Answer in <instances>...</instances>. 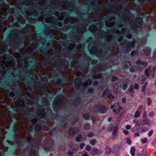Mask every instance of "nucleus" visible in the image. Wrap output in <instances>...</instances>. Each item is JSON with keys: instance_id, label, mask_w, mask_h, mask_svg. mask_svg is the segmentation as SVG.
<instances>
[{"instance_id": "nucleus-1", "label": "nucleus", "mask_w": 156, "mask_h": 156, "mask_svg": "<svg viewBox=\"0 0 156 156\" xmlns=\"http://www.w3.org/2000/svg\"><path fill=\"white\" fill-rule=\"evenodd\" d=\"M75 7L74 5L68 1H66L60 3L56 8V10L58 9L60 11H57L55 9H53L51 7L47 8L46 11L48 13L45 15L44 13V16H48L52 14H54L56 16V18H54L52 17L46 19L45 21L46 23H50L53 25H58L61 27L62 23L61 22H58V20H62L64 17H66L64 20L65 25L62 29L63 30L66 31L69 28L73 27L76 31V34L71 39L72 43L70 44L69 46V49L70 50H74L76 53L79 52L81 48V45L80 43V40L81 36V34L86 30V27L88 24L84 23L82 22L83 24L80 21H78L77 18H75L72 17L68 16L69 11L74 10Z\"/></svg>"}, {"instance_id": "nucleus-2", "label": "nucleus", "mask_w": 156, "mask_h": 156, "mask_svg": "<svg viewBox=\"0 0 156 156\" xmlns=\"http://www.w3.org/2000/svg\"><path fill=\"white\" fill-rule=\"evenodd\" d=\"M110 5L109 8H106L103 5V7L101 5L99 6V10H103L107 12L112 13L113 14L118 15L122 18L123 22L125 23V25L129 24L133 29H135L141 26L142 20L140 17H137L136 19V23H134L133 21L134 20V16L132 14L127 11H120L118 6L120 2L119 0H110Z\"/></svg>"}, {"instance_id": "nucleus-3", "label": "nucleus", "mask_w": 156, "mask_h": 156, "mask_svg": "<svg viewBox=\"0 0 156 156\" xmlns=\"http://www.w3.org/2000/svg\"><path fill=\"white\" fill-rule=\"evenodd\" d=\"M100 13V11L97 12L93 19L94 21H98V23L95 25L93 24L91 25L89 27V30L92 32H95V33L98 35L99 37L101 38H105L106 41H108V45H112L115 41L113 36H115V34L119 35L120 32L115 28L109 30L107 33L101 30L102 25L100 23V21L103 18V17L102 16H99Z\"/></svg>"}, {"instance_id": "nucleus-4", "label": "nucleus", "mask_w": 156, "mask_h": 156, "mask_svg": "<svg viewBox=\"0 0 156 156\" xmlns=\"http://www.w3.org/2000/svg\"><path fill=\"white\" fill-rule=\"evenodd\" d=\"M23 0H20V2H21ZM23 2L22 3L24 4H28L30 5L32 7L26 12V13L27 16L33 15L35 16H39L38 18L39 20L40 21H42L44 20V11L43 10L41 11L40 14V12H38L37 10L33 8H35L37 9V7L39 6L42 7L44 6L45 4L46 0H39L38 1H35L36 3H35L33 1H31L28 3H26L24 0H23Z\"/></svg>"}, {"instance_id": "nucleus-5", "label": "nucleus", "mask_w": 156, "mask_h": 156, "mask_svg": "<svg viewBox=\"0 0 156 156\" xmlns=\"http://www.w3.org/2000/svg\"><path fill=\"white\" fill-rule=\"evenodd\" d=\"M91 43H90L88 46V49H90V52L92 54H95L99 58L104 57V55L102 50H99L98 48L93 46L92 48L91 46Z\"/></svg>"}, {"instance_id": "nucleus-6", "label": "nucleus", "mask_w": 156, "mask_h": 156, "mask_svg": "<svg viewBox=\"0 0 156 156\" xmlns=\"http://www.w3.org/2000/svg\"><path fill=\"white\" fill-rule=\"evenodd\" d=\"M63 99V95L62 94H59L55 98L53 102V107L56 111L59 109V107L62 105Z\"/></svg>"}, {"instance_id": "nucleus-7", "label": "nucleus", "mask_w": 156, "mask_h": 156, "mask_svg": "<svg viewBox=\"0 0 156 156\" xmlns=\"http://www.w3.org/2000/svg\"><path fill=\"white\" fill-rule=\"evenodd\" d=\"M91 82L90 80H89L85 81L83 83H82L80 79V78H77L75 80V84L76 88L79 89L80 88L81 85H82L83 87H85L87 85H90L91 84Z\"/></svg>"}, {"instance_id": "nucleus-8", "label": "nucleus", "mask_w": 156, "mask_h": 156, "mask_svg": "<svg viewBox=\"0 0 156 156\" xmlns=\"http://www.w3.org/2000/svg\"><path fill=\"white\" fill-rule=\"evenodd\" d=\"M135 41L132 42H129L128 41H124L121 44V45L125 50L127 51H130L131 48H133L135 46Z\"/></svg>"}, {"instance_id": "nucleus-9", "label": "nucleus", "mask_w": 156, "mask_h": 156, "mask_svg": "<svg viewBox=\"0 0 156 156\" xmlns=\"http://www.w3.org/2000/svg\"><path fill=\"white\" fill-rule=\"evenodd\" d=\"M62 87L61 80L60 79H57L54 83V87L51 88V89L54 92H56L60 90Z\"/></svg>"}, {"instance_id": "nucleus-10", "label": "nucleus", "mask_w": 156, "mask_h": 156, "mask_svg": "<svg viewBox=\"0 0 156 156\" xmlns=\"http://www.w3.org/2000/svg\"><path fill=\"white\" fill-rule=\"evenodd\" d=\"M156 69V66H153L152 69H151V67H148V68L145 70V75L148 77L149 75L151 74H152V78H154V71Z\"/></svg>"}, {"instance_id": "nucleus-11", "label": "nucleus", "mask_w": 156, "mask_h": 156, "mask_svg": "<svg viewBox=\"0 0 156 156\" xmlns=\"http://www.w3.org/2000/svg\"><path fill=\"white\" fill-rule=\"evenodd\" d=\"M105 24L107 27H112L113 26L116 25L117 27L118 28L122 27L123 25V24L122 23V22L121 21L116 24V23H115L114 22H110L108 20L105 22Z\"/></svg>"}, {"instance_id": "nucleus-12", "label": "nucleus", "mask_w": 156, "mask_h": 156, "mask_svg": "<svg viewBox=\"0 0 156 156\" xmlns=\"http://www.w3.org/2000/svg\"><path fill=\"white\" fill-rule=\"evenodd\" d=\"M106 110V108L105 106H96L94 109V112H99L102 113H105Z\"/></svg>"}, {"instance_id": "nucleus-13", "label": "nucleus", "mask_w": 156, "mask_h": 156, "mask_svg": "<svg viewBox=\"0 0 156 156\" xmlns=\"http://www.w3.org/2000/svg\"><path fill=\"white\" fill-rule=\"evenodd\" d=\"M42 86H40L38 87L37 90L39 91V96L41 97L42 96V94L44 93L45 94L47 91V88H48V87L47 85H42Z\"/></svg>"}, {"instance_id": "nucleus-14", "label": "nucleus", "mask_w": 156, "mask_h": 156, "mask_svg": "<svg viewBox=\"0 0 156 156\" xmlns=\"http://www.w3.org/2000/svg\"><path fill=\"white\" fill-rule=\"evenodd\" d=\"M37 113L39 116L41 118H44L46 114L45 112L44 111V109L42 107H39L38 108V110Z\"/></svg>"}, {"instance_id": "nucleus-15", "label": "nucleus", "mask_w": 156, "mask_h": 156, "mask_svg": "<svg viewBox=\"0 0 156 156\" xmlns=\"http://www.w3.org/2000/svg\"><path fill=\"white\" fill-rule=\"evenodd\" d=\"M24 101L20 98L15 101V104L17 107H23L24 106Z\"/></svg>"}, {"instance_id": "nucleus-16", "label": "nucleus", "mask_w": 156, "mask_h": 156, "mask_svg": "<svg viewBox=\"0 0 156 156\" xmlns=\"http://www.w3.org/2000/svg\"><path fill=\"white\" fill-rule=\"evenodd\" d=\"M80 130L79 129L78 127H75L73 128H71L69 131V134L70 135L73 134H76Z\"/></svg>"}, {"instance_id": "nucleus-17", "label": "nucleus", "mask_w": 156, "mask_h": 156, "mask_svg": "<svg viewBox=\"0 0 156 156\" xmlns=\"http://www.w3.org/2000/svg\"><path fill=\"white\" fill-rule=\"evenodd\" d=\"M144 54L146 56L149 55L151 53V49L149 47H146L143 50Z\"/></svg>"}, {"instance_id": "nucleus-18", "label": "nucleus", "mask_w": 156, "mask_h": 156, "mask_svg": "<svg viewBox=\"0 0 156 156\" xmlns=\"http://www.w3.org/2000/svg\"><path fill=\"white\" fill-rule=\"evenodd\" d=\"M120 147L118 144H114L112 146V151L114 153H116L119 152Z\"/></svg>"}, {"instance_id": "nucleus-19", "label": "nucleus", "mask_w": 156, "mask_h": 156, "mask_svg": "<svg viewBox=\"0 0 156 156\" xmlns=\"http://www.w3.org/2000/svg\"><path fill=\"white\" fill-rule=\"evenodd\" d=\"M77 151V149L76 148H74L72 147L70 150L67 153V154L68 155H72L76 152Z\"/></svg>"}, {"instance_id": "nucleus-20", "label": "nucleus", "mask_w": 156, "mask_h": 156, "mask_svg": "<svg viewBox=\"0 0 156 156\" xmlns=\"http://www.w3.org/2000/svg\"><path fill=\"white\" fill-rule=\"evenodd\" d=\"M61 48V46L59 44H58L56 47L55 48V51L56 54L58 55V54H59L60 52V49Z\"/></svg>"}, {"instance_id": "nucleus-21", "label": "nucleus", "mask_w": 156, "mask_h": 156, "mask_svg": "<svg viewBox=\"0 0 156 156\" xmlns=\"http://www.w3.org/2000/svg\"><path fill=\"white\" fill-rule=\"evenodd\" d=\"M110 91L108 89H106L103 92L102 97L103 98H104L105 97H108V95H109V93H110Z\"/></svg>"}, {"instance_id": "nucleus-22", "label": "nucleus", "mask_w": 156, "mask_h": 156, "mask_svg": "<svg viewBox=\"0 0 156 156\" xmlns=\"http://www.w3.org/2000/svg\"><path fill=\"white\" fill-rule=\"evenodd\" d=\"M136 64L137 65H143L145 66L147 65V63L144 62H142L141 60H138L136 62Z\"/></svg>"}, {"instance_id": "nucleus-23", "label": "nucleus", "mask_w": 156, "mask_h": 156, "mask_svg": "<svg viewBox=\"0 0 156 156\" xmlns=\"http://www.w3.org/2000/svg\"><path fill=\"white\" fill-rule=\"evenodd\" d=\"M106 154L108 155H109L111 151L109 147L107 146L105 149Z\"/></svg>"}, {"instance_id": "nucleus-24", "label": "nucleus", "mask_w": 156, "mask_h": 156, "mask_svg": "<svg viewBox=\"0 0 156 156\" xmlns=\"http://www.w3.org/2000/svg\"><path fill=\"white\" fill-rule=\"evenodd\" d=\"M101 151H99V150L96 148H94L92 150L91 154H96L97 153H99Z\"/></svg>"}, {"instance_id": "nucleus-25", "label": "nucleus", "mask_w": 156, "mask_h": 156, "mask_svg": "<svg viewBox=\"0 0 156 156\" xmlns=\"http://www.w3.org/2000/svg\"><path fill=\"white\" fill-rule=\"evenodd\" d=\"M90 125L88 123H86L83 126V128L84 130H87L89 129L90 128Z\"/></svg>"}, {"instance_id": "nucleus-26", "label": "nucleus", "mask_w": 156, "mask_h": 156, "mask_svg": "<svg viewBox=\"0 0 156 156\" xmlns=\"http://www.w3.org/2000/svg\"><path fill=\"white\" fill-rule=\"evenodd\" d=\"M102 77V75L101 74L99 73L97 74L96 75H94L93 77L95 79H99L101 78Z\"/></svg>"}, {"instance_id": "nucleus-27", "label": "nucleus", "mask_w": 156, "mask_h": 156, "mask_svg": "<svg viewBox=\"0 0 156 156\" xmlns=\"http://www.w3.org/2000/svg\"><path fill=\"white\" fill-rule=\"evenodd\" d=\"M135 149L134 147H132L130 149V153L132 156H134Z\"/></svg>"}, {"instance_id": "nucleus-28", "label": "nucleus", "mask_w": 156, "mask_h": 156, "mask_svg": "<svg viewBox=\"0 0 156 156\" xmlns=\"http://www.w3.org/2000/svg\"><path fill=\"white\" fill-rule=\"evenodd\" d=\"M90 142L91 145H94L96 144L97 142V140L95 139H91L90 140Z\"/></svg>"}, {"instance_id": "nucleus-29", "label": "nucleus", "mask_w": 156, "mask_h": 156, "mask_svg": "<svg viewBox=\"0 0 156 156\" xmlns=\"http://www.w3.org/2000/svg\"><path fill=\"white\" fill-rule=\"evenodd\" d=\"M140 112L138 111H136L135 112L134 115V117L135 118H138L140 117Z\"/></svg>"}, {"instance_id": "nucleus-30", "label": "nucleus", "mask_w": 156, "mask_h": 156, "mask_svg": "<svg viewBox=\"0 0 156 156\" xmlns=\"http://www.w3.org/2000/svg\"><path fill=\"white\" fill-rule=\"evenodd\" d=\"M39 96L37 95L35 96V98L34 99V98L32 99V100L33 103H35L36 104H37L38 101V98Z\"/></svg>"}, {"instance_id": "nucleus-31", "label": "nucleus", "mask_w": 156, "mask_h": 156, "mask_svg": "<svg viewBox=\"0 0 156 156\" xmlns=\"http://www.w3.org/2000/svg\"><path fill=\"white\" fill-rule=\"evenodd\" d=\"M138 53L139 52L138 50H134L132 51L131 54V55L133 56L135 55H138Z\"/></svg>"}, {"instance_id": "nucleus-32", "label": "nucleus", "mask_w": 156, "mask_h": 156, "mask_svg": "<svg viewBox=\"0 0 156 156\" xmlns=\"http://www.w3.org/2000/svg\"><path fill=\"white\" fill-rule=\"evenodd\" d=\"M113 125L112 124H110L108 127L107 129L108 131H112L113 128Z\"/></svg>"}, {"instance_id": "nucleus-33", "label": "nucleus", "mask_w": 156, "mask_h": 156, "mask_svg": "<svg viewBox=\"0 0 156 156\" xmlns=\"http://www.w3.org/2000/svg\"><path fill=\"white\" fill-rule=\"evenodd\" d=\"M36 154V152L34 150L32 149L30 152V155L31 156H35Z\"/></svg>"}, {"instance_id": "nucleus-34", "label": "nucleus", "mask_w": 156, "mask_h": 156, "mask_svg": "<svg viewBox=\"0 0 156 156\" xmlns=\"http://www.w3.org/2000/svg\"><path fill=\"white\" fill-rule=\"evenodd\" d=\"M83 118L86 120H89L90 118V116L88 114H86L83 115Z\"/></svg>"}, {"instance_id": "nucleus-35", "label": "nucleus", "mask_w": 156, "mask_h": 156, "mask_svg": "<svg viewBox=\"0 0 156 156\" xmlns=\"http://www.w3.org/2000/svg\"><path fill=\"white\" fill-rule=\"evenodd\" d=\"M82 138V135L81 134H78L76 139V141L77 142L80 141Z\"/></svg>"}, {"instance_id": "nucleus-36", "label": "nucleus", "mask_w": 156, "mask_h": 156, "mask_svg": "<svg viewBox=\"0 0 156 156\" xmlns=\"http://www.w3.org/2000/svg\"><path fill=\"white\" fill-rule=\"evenodd\" d=\"M14 32L15 33V34L13 35V37H14L15 39H16L17 38H18V36L19 34H18V33L17 32H16V33H15L14 32V30H12V34H13V33H14Z\"/></svg>"}, {"instance_id": "nucleus-37", "label": "nucleus", "mask_w": 156, "mask_h": 156, "mask_svg": "<svg viewBox=\"0 0 156 156\" xmlns=\"http://www.w3.org/2000/svg\"><path fill=\"white\" fill-rule=\"evenodd\" d=\"M33 50V48L30 46L27 48V51L28 52H30L32 51Z\"/></svg>"}, {"instance_id": "nucleus-38", "label": "nucleus", "mask_w": 156, "mask_h": 156, "mask_svg": "<svg viewBox=\"0 0 156 156\" xmlns=\"http://www.w3.org/2000/svg\"><path fill=\"white\" fill-rule=\"evenodd\" d=\"M143 122H144L143 125H145V124H148L150 123V121L149 120H147L146 119H145L143 120Z\"/></svg>"}, {"instance_id": "nucleus-39", "label": "nucleus", "mask_w": 156, "mask_h": 156, "mask_svg": "<svg viewBox=\"0 0 156 156\" xmlns=\"http://www.w3.org/2000/svg\"><path fill=\"white\" fill-rule=\"evenodd\" d=\"M147 82H145L144 83V85L141 88V91L142 92H144L145 90V87L147 85Z\"/></svg>"}, {"instance_id": "nucleus-40", "label": "nucleus", "mask_w": 156, "mask_h": 156, "mask_svg": "<svg viewBox=\"0 0 156 156\" xmlns=\"http://www.w3.org/2000/svg\"><path fill=\"white\" fill-rule=\"evenodd\" d=\"M39 39H40L39 41L42 43L43 44L44 43H45L46 42V41H45V39L44 38H42L41 37H40L39 38Z\"/></svg>"}, {"instance_id": "nucleus-41", "label": "nucleus", "mask_w": 156, "mask_h": 156, "mask_svg": "<svg viewBox=\"0 0 156 156\" xmlns=\"http://www.w3.org/2000/svg\"><path fill=\"white\" fill-rule=\"evenodd\" d=\"M94 136V134L93 133L90 132L88 133L87 134V136L89 138H91L93 137Z\"/></svg>"}, {"instance_id": "nucleus-42", "label": "nucleus", "mask_w": 156, "mask_h": 156, "mask_svg": "<svg viewBox=\"0 0 156 156\" xmlns=\"http://www.w3.org/2000/svg\"><path fill=\"white\" fill-rule=\"evenodd\" d=\"M139 120H136V119H134L133 120V122L134 123H136V126H137L138 127L140 126V124H139Z\"/></svg>"}, {"instance_id": "nucleus-43", "label": "nucleus", "mask_w": 156, "mask_h": 156, "mask_svg": "<svg viewBox=\"0 0 156 156\" xmlns=\"http://www.w3.org/2000/svg\"><path fill=\"white\" fill-rule=\"evenodd\" d=\"M147 105H150L152 102V101L151 99V98H147Z\"/></svg>"}, {"instance_id": "nucleus-44", "label": "nucleus", "mask_w": 156, "mask_h": 156, "mask_svg": "<svg viewBox=\"0 0 156 156\" xmlns=\"http://www.w3.org/2000/svg\"><path fill=\"white\" fill-rule=\"evenodd\" d=\"M15 57L17 59H19L20 57V54L19 53H16L15 55Z\"/></svg>"}, {"instance_id": "nucleus-45", "label": "nucleus", "mask_w": 156, "mask_h": 156, "mask_svg": "<svg viewBox=\"0 0 156 156\" xmlns=\"http://www.w3.org/2000/svg\"><path fill=\"white\" fill-rule=\"evenodd\" d=\"M147 41V40L146 38H143L141 40V43L142 44H146Z\"/></svg>"}, {"instance_id": "nucleus-46", "label": "nucleus", "mask_w": 156, "mask_h": 156, "mask_svg": "<svg viewBox=\"0 0 156 156\" xmlns=\"http://www.w3.org/2000/svg\"><path fill=\"white\" fill-rule=\"evenodd\" d=\"M35 129L38 131H39L40 130L41 127L39 125H37L35 127Z\"/></svg>"}, {"instance_id": "nucleus-47", "label": "nucleus", "mask_w": 156, "mask_h": 156, "mask_svg": "<svg viewBox=\"0 0 156 156\" xmlns=\"http://www.w3.org/2000/svg\"><path fill=\"white\" fill-rule=\"evenodd\" d=\"M19 86L24 85V80H19L18 82Z\"/></svg>"}, {"instance_id": "nucleus-48", "label": "nucleus", "mask_w": 156, "mask_h": 156, "mask_svg": "<svg viewBox=\"0 0 156 156\" xmlns=\"http://www.w3.org/2000/svg\"><path fill=\"white\" fill-rule=\"evenodd\" d=\"M108 97L109 98H112L113 99L115 98L114 96L112 95L110 92L109 93V95H108Z\"/></svg>"}, {"instance_id": "nucleus-49", "label": "nucleus", "mask_w": 156, "mask_h": 156, "mask_svg": "<svg viewBox=\"0 0 156 156\" xmlns=\"http://www.w3.org/2000/svg\"><path fill=\"white\" fill-rule=\"evenodd\" d=\"M86 149L87 151H90L91 149V147L89 145H87L86 147Z\"/></svg>"}, {"instance_id": "nucleus-50", "label": "nucleus", "mask_w": 156, "mask_h": 156, "mask_svg": "<svg viewBox=\"0 0 156 156\" xmlns=\"http://www.w3.org/2000/svg\"><path fill=\"white\" fill-rule=\"evenodd\" d=\"M140 83L141 84H143L146 80V79L144 78H143L141 79H140Z\"/></svg>"}, {"instance_id": "nucleus-51", "label": "nucleus", "mask_w": 156, "mask_h": 156, "mask_svg": "<svg viewBox=\"0 0 156 156\" xmlns=\"http://www.w3.org/2000/svg\"><path fill=\"white\" fill-rule=\"evenodd\" d=\"M118 127L117 126H115L114 128L113 133H116L118 132Z\"/></svg>"}, {"instance_id": "nucleus-52", "label": "nucleus", "mask_w": 156, "mask_h": 156, "mask_svg": "<svg viewBox=\"0 0 156 156\" xmlns=\"http://www.w3.org/2000/svg\"><path fill=\"white\" fill-rule=\"evenodd\" d=\"M142 132H145L148 130V129L146 127H143L141 129Z\"/></svg>"}, {"instance_id": "nucleus-53", "label": "nucleus", "mask_w": 156, "mask_h": 156, "mask_svg": "<svg viewBox=\"0 0 156 156\" xmlns=\"http://www.w3.org/2000/svg\"><path fill=\"white\" fill-rule=\"evenodd\" d=\"M26 139L28 142H29L31 140H33V137H32L31 136L26 137Z\"/></svg>"}, {"instance_id": "nucleus-54", "label": "nucleus", "mask_w": 156, "mask_h": 156, "mask_svg": "<svg viewBox=\"0 0 156 156\" xmlns=\"http://www.w3.org/2000/svg\"><path fill=\"white\" fill-rule=\"evenodd\" d=\"M37 119H33L32 120L31 122H32V123L33 124H34L37 122Z\"/></svg>"}, {"instance_id": "nucleus-55", "label": "nucleus", "mask_w": 156, "mask_h": 156, "mask_svg": "<svg viewBox=\"0 0 156 156\" xmlns=\"http://www.w3.org/2000/svg\"><path fill=\"white\" fill-rule=\"evenodd\" d=\"M128 90L129 92H131L133 91V86H130L129 87L128 89Z\"/></svg>"}, {"instance_id": "nucleus-56", "label": "nucleus", "mask_w": 156, "mask_h": 156, "mask_svg": "<svg viewBox=\"0 0 156 156\" xmlns=\"http://www.w3.org/2000/svg\"><path fill=\"white\" fill-rule=\"evenodd\" d=\"M127 143L129 144H130L131 143V141L130 139L129 138H126V139Z\"/></svg>"}, {"instance_id": "nucleus-57", "label": "nucleus", "mask_w": 156, "mask_h": 156, "mask_svg": "<svg viewBox=\"0 0 156 156\" xmlns=\"http://www.w3.org/2000/svg\"><path fill=\"white\" fill-rule=\"evenodd\" d=\"M116 133H112V138L113 139H115V138L116 136Z\"/></svg>"}, {"instance_id": "nucleus-58", "label": "nucleus", "mask_w": 156, "mask_h": 156, "mask_svg": "<svg viewBox=\"0 0 156 156\" xmlns=\"http://www.w3.org/2000/svg\"><path fill=\"white\" fill-rule=\"evenodd\" d=\"M118 78L117 77L115 76H113L112 79V81H115L117 80Z\"/></svg>"}, {"instance_id": "nucleus-59", "label": "nucleus", "mask_w": 156, "mask_h": 156, "mask_svg": "<svg viewBox=\"0 0 156 156\" xmlns=\"http://www.w3.org/2000/svg\"><path fill=\"white\" fill-rule=\"evenodd\" d=\"M88 91L89 93H92L94 92V90L92 88H89L88 89Z\"/></svg>"}, {"instance_id": "nucleus-60", "label": "nucleus", "mask_w": 156, "mask_h": 156, "mask_svg": "<svg viewBox=\"0 0 156 156\" xmlns=\"http://www.w3.org/2000/svg\"><path fill=\"white\" fill-rule=\"evenodd\" d=\"M147 141V139L146 138H144L141 140V142L142 143L144 144L146 143Z\"/></svg>"}, {"instance_id": "nucleus-61", "label": "nucleus", "mask_w": 156, "mask_h": 156, "mask_svg": "<svg viewBox=\"0 0 156 156\" xmlns=\"http://www.w3.org/2000/svg\"><path fill=\"white\" fill-rule=\"evenodd\" d=\"M154 112H151L149 116L151 118H153L154 116Z\"/></svg>"}, {"instance_id": "nucleus-62", "label": "nucleus", "mask_w": 156, "mask_h": 156, "mask_svg": "<svg viewBox=\"0 0 156 156\" xmlns=\"http://www.w3.org/2000/svg\"><path fill=\"white\" fill-rule=\"evenodd\" d=\"M98 70L99 71H101L104 69V68H103L102 66L100 65L99 67H98Z\"/></svg>"}, {"instance_id": "nucleus-63", "label": "nucleus", "mask_w": 156, "mask_h": 156, "mask_svg": "<svg viewBox=\"0 0 156 156\" xmlns=\"http://www.w3.org/2000/svg\"><path fill=\"white\" fill-rule=\"evenodd\" d=\"M9 95L10 97H13L15 95V94L12 91L9 93Z\"/></svg>"}, {"instance_id": "nucleus-64", "label": "nucleus", "mask_w": 156, "mask_h": 156, "mask_svg": "<svg viewBox=\"0 0 156 156\" xmlns=\"http://www.w3.org/2000/svg\"><path fill=\"white\" fill-rule=\"evenodd\" d=\"M85 145V144L84 143L81 144L80 145V149H82L84 146Z\"/></svg>"}]
</instances>
